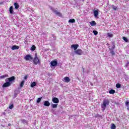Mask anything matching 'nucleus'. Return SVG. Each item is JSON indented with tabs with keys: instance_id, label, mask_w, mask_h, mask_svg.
I'll use <instances>...</instances> for the list:
<instances>
[{
	"instance_id": "obj_1",
	"label": "nucleus",
	"mask_w": 129,
	"mask_h": 129,
	"mask_svg": "<svg viewBox=\"0 0 129 129\" xmlns=\"http://www.w3.org/2000/svg\"><path fill=\"white\" fill-rule=\"evenodd\" d=\"M109 105V101L107 99H105L103 100V103L101 105V108L102 109V111L105 110L106 108V105Z\"/></svg>"
},
{
	"instance_id": "obj_2",
	"label": "nucleus",
	"mask_w": 129,
	"mask_h": 129,
	"mask_svg": "<svg viewBox=\"0 0 129 129\" xmlns=\"http://www.w3.org/2000/svg\"><path fill=\"white\" fill-rule=\"evenodd\" d=\"M41 63V62H40V60H39L38 54L35 53L34 58L33 59V64H34V65H37L38 63Z\"/></svg>"
},
{
	"instance_id": "obj_3",
	"label": "nucleus",
	"mask_w": 129,
	"mask_h": 129,
	"mask_svg": "<svg viewBox=\"0 0 129 129\" xmlns=\"http://www.w3.org/2000/svg\"><path fill=\"white\" fill-rule=\"evenodd\" d=\"M24 59L26 61H31V60H33V57L30 54H27L24 57Z\"/></svg>"
},
{
	"instance_id": "obj_4",
	"label": "nucleus",
	"mask_w": 129,
	"mask_h": 129,
	"mask_svg": "<svg viewBox=\"0 0 129 129\" xmlns=\"http://www.w3.org/2000/svg\"><path fill=\"white\" fill-rule=\"evenodd\" d=\"M51 11L53 12V13H55V14L56 15V16H58V17H62V14L59 12H58L57 10L54 9L53 8H51Z\"/></svg>"
},
{
	"instance_id": "obj_5",
	"label": "nucleus",
	"mask_w": 129,
	"mask_h": 129,
	"mask_svg": "<svg viewBox=\"0 0 129 129\" xmlns=\"http://www.w3.org/2000/svg\"><path fill=\"white\" fill-rule=\"evenodd\" d=\"M115 48V46L113 45L112 47V48H109V50L110 51V53L111 54L112 56H114L115 55V52L113 50H114V48Z\"/></svg>"
},
{
	"instance_id": "obj_6",
	"label": "nucleus",
	"mask_w": 129,
	"mask_h": 129,
	"mask_svg": "<svg viewBox=\"0 0 129 129\" xmlns=\"http://www.w3.org/2000/svg\"><path fill=\"white\" fill-rule=\"evenodd\" d=\"M74 52L75 54H77V55H83V51H82L80 48L77 49Z\"/></svg>"
},
{
	"instance_id": "obj_7",
	"label": "nucleus",
	"mask_w": 129,
	"mask_h": 129,
	"mask_svg": "<svg viewBox=\"0 0 129 129\" xmlns=\"http://www.w3.org/2000/svg\"><path fill=\"white\" fill-rule=\"evenodd\" d=\"M58 62H57V59H54L50 62V65L52 67H55V66H57Z\"/></svg>"
},
{
	"instance_id": "obj_8",
	"label": "nucleus",
	"mask_w": 129,
	"mask_h": 129,
	"mask_svg": "<svg viewBox=\"0 0 129 129\" xmlns=\"http://www.w3.org/2000/svg\"><path fill=\"white\" fill-rule=\"evenodd\" d=\"M7 80H8L9 82H13V81H15V80H16V77H15V76H12L6 79V81H7Z\"/></svg>"
},
{
	"instance_id": "obj_9",
	"label": "nucleus",
	"mask_w": 129,
	"mask_h": 129,
	"mask_svg": "<svg viewBox=\"0 0 129 129\" xmlns=\"http://www.w3.org/2000/svg\"><path fill=\"white\" fill-rule=\"evenodd\" d=\"M98 11H99L98 9H97V10L94 11L93 14L95 19H98V15L99 14V12H98Z\"/></svg>"
},
{
	"instance_id": "obj_10",
	"label": "nucleus",
	"mask_w": 129,
	"mask_h": 129,
	"mask_svg": "<svg viewBox=\"0 0 129 129\" xmlns=\"http://www.w3.org/2000/svg\"><path fill=\"white\" fill-rule=\"evenodd\" d=\"M10 85H12V83L10 82H7L3 85L2 87L3 88L9 87Z\"/></svg>"
},
{
	"instance_id": "obj_11",
	"label": "nucleus",
	"mask_w": 129,
	"mask_h": 129,
	"mask_svg": "<svg viewBox=\"0 0 129 129\" xmlns=\"http://www.w3.org/2000/svg\"><path fill=\"white\" fill-rule=\"evenodd\" d=\"M52 101L53 103H59V99H58L57 97H53L52 99Z\"/></svg>"
},
{
	"instance_id": "obj_12",
	"label": "nucleus",
	"mask_w": 129,
	"mask_h": 129,
	"mask_svg": "<svg viewBox=\"0 0 129 129\" xmlns=\"http://www.w3.org/2000/svg\"><path fill=\"white\" fill-rule=\"evenodd\" d=\"M78 47H79V45L78 44H72L71 45V48L74 49V51H76Z\"/></svg>"
},
{
	"instance_id": "obj_13",
	"label": "nucleus",
	"mask_w": 129,
	"mask_h": 129,
	"mask_svg": "<svg viewBox=\"0 0 129 129\" xmlns=\"http://www.w3.org/2000/svg\"><path fill=\"white\" fill-rule=\"evenodd\" d=\"M70 78H69V77H66L64 78H63V81L64 82H66V83H68V82H70Z\"/></svg>"
},
{
	"instance_id": "obj_14",
	"label": "nucleus",
	"mask_w": 129,
	"mask_h": 129,
	"mask_svg": "<svg viewBox=\"0 0 129 129\" xmlns=\"http://www.w3.org/2000/svg\"><path fill=\"white\" fill-rule=\"evenodd\" d=\"M12 50H18V49H20V47L18 45H13L12 48Z\"/></svg>"
},
{
	"instance_id": "obj_15",
	"label": "nucleus",
	"mask_w": 129,
	"mask_h": 129,
	"mask_svg": "<svg viewBox=\"0 0 129 129\" xmlns=\"http://www.w3.org/2000/svg\"><path fill=\"white\" fill-rule=\"evenodd\" d=\"M50 102H49V101H45L44 102V104L43 105H44V106H50Z\"/></svg>"
},
{
	"instance_id": "obj_16",
	"label": "nucleus",
	"mask_w": 129,
	"mask_h": 129,
	"mask_svg": "<svg viewBox=\"0 0 129 129\" xmlns=\"http://www.w3.org/2000/svg\"><path fill=\"white\" fill-rule=\"evenodd\" d=\"M14 7L13 6H11L9 8V12L11 15L14 14Z\"/></svg>"
},
{
	"instance_id": "obj_17",
	"label": "nucleus",
	"mask_w": 129,
	"mask_h": 129,
	"mask_svg": "<svg viewBox=\"0 0 129 129\" xmlns=\"http://www.w3.org/2000/svg\"><path fill=\"white\" fill-rule=\"evenodd\" d=\"M21 121L23 124H28V121L26 120L25 119H21Z\"/></svg>"
},
{
	"instance_id": "obj_18",
	"label": "nucleus",
	"mask_w": 129,
	"mask_h": 129,
	"mask_svg": "<svg viewBox=\"0 0 129 129\" xmlns=\"http://www.w3.org/2000/svg\"><path fill=\"white\" fill-rule=\"evenodd\" d=\"M90 24L92 27H93L94 26H96V22L94 21H92V22H90Z\"/></svg>"
},
{
	"instance_id": "obj_19",
	"label": "nucleus",
	"mask_w": 129,
	"mask_h": 129,
	"mask_svg": "<svg viewBox=\"0 0 129 129\" xmlns=\"http://www.w3.org/2000/svg\"><path fill=\"white\" fill-rule=\"evenodd\" d=\"M9 77V75L6 74L5 75L1 76H0V79H5V78Z\"/></svg>"
},
{
	"instance_id": "obj_20",
	"label": "nucleus",
	"mask_w": 129,
	"mask_h": 129,
	"mask_svg": "<svg viewBox=\"0 0 129 129\" xmlns=\"http://www.w3.org/2000/svg\"><path fill=\"white\" fill-rule=\"evenodd\" d=\"M14 6H15V8L16 9V10H18V9H19V8L20 7L19 6V4L18 3H15Z\"/></svg>"
},
{
	"instance_id": "obj_21",
	"label": "nucleus",
	"mask_w": 129,
	"mask_h": 129,
	"mask_svg": "<svg viewBox=\"0 0 129 129\" xmlns=\"http://www.w3.org/2000/svg\"><path fill=\"white\" fill-rule=\"evenodd\" d=\"M51 107L52 108H57L58 107V104H51Z\"/></svg>"
},
{
	"instance_id": "obj_22",
	"label": "nucleus",
	"mask_w": 129,
	"mask_h": 129,
	"mask_svg": "<svg viewBox=\"0 0 129 129\" xmlns=\"http://www.w3.org/2000/svg\"><path fill=\"white\" fill-rule=\"evenodd\" d=\"M109 93L110 94H114V93H115V90L111 89L109 91Z\"/></svg>"
},
{
	"instance_id": "obj_23",
	"label": "nucleus",
	"mask_w": 129,
	"mask_h": 129,
	"mask_svg": "<svg viewBox=\"0 0 129 129\" xmlns=\"http://www.w3.org/2000/svg\"><path fill=\"white\" fill-rule=\"evenodd\" d=\"M37 85V83L36 82H33L31 84V87H35Z\"/></svg>"
},
{
	"instance_id": "obj_24",
	"label": "nucleus",
	"mask_w": 129,
	"mask_h": 129,
	"mask_svg": "<svg viewBox=\"0 0 129 129\" xmlns=\"http://www.w3.org/2000/svg\"><path fill=\"white\" fill-rule=\"evenodd\" d=\"M126 106L127 107V110H129V102L126 101L125 103Z\"/></svg>"
},
{
	"instance_id": "obj_25",
	"label": "nucleus",
	"mask_w": 129,
	"mask_h": 129,
	"mask_svg": "<svg viewBox=\"0 0 129 129\" xmlns=\"http://www.w3.org/2000/svg\"><path fill=\"white\" fill-rule=\"evenodd\" d=\"M69 23H75V19H70L69 20Z\"/></svg>"
},
{
	"instance_id": "obj_26",
	"label": "nucleus",
	"mask_w": 129,
	"mask_h": 129,
	"mask_svg": "<svg viewBox=\"0 0 129 129\" xmlns=\"http://www.w3.org/2000/svg\"><path fill=\"white\" fill-rule=\"evenodd\" d=\"M31 51H35L36 50V46L35 45H32L31 48Z\"/></svg>"
},
{
	"instance_id": "obj_27",
	"label": "nucleus",
	"mask_w": 129,
	"mask_h": 129,
	"mask_svg": "<svg viewBox=\"0 0 129 129\" xmlns=\"http://www.w3.org/2000/svg\"><path fill=\"white\" fill-rule=\"evenodd\" d=\"M120 87H121V85H120V84L117 83V84H116V88H120Z\"/></svg>"
},
{
	"instance_id": "obj_28",
	"label": "nucleus",
	"mask_w": 129,
	"mask_h": 129,
	"mask_svg": "<svg viewBox=\"0 0 129 129\" xmlns=\"http://www.w3.org/2000/svg\"><path fill=\"white\" fill-rule=\"evenodd\" d=\"M116 128V126H115V124H112L111 126V129H115Z\"/></svg>"
},
{
	"instance_id": "obj_29",
	"label": "nucleus",
	"mask_w": 129,
	"mask_h": 129,
	"mask_svg": "<svg viewBox=\"0 0 129 129\" xmlns=\"http://www.w3.org/2000/svg\"><path fill=\"white\" fill-rule=\"evenodd\" d=\"M107 36H108V37H109V38H112V37H113V34H111V33H107Z\"/></svg>"
},
{
	"instance_id": "obj_30",
	"label": "nucleus",
	"mask_w": 129,
	"mask_h": 129,
	"mask_svg": "<svg viewBox=\"0 0 129 129\" xmlns=\"http://www.w3.org/2000/svg\"><path fill=\"white\" fill-rule=\"evenodd\" d=\"M112 8L113 10H114V11H116V10H117V7L114 5H112Z\"/></svg>"
},
{
	"instance_id": "obj_31",
	"label": "nucleus",
	"mask_w": 129,
	"mask_h": 129,
	"mask_svg": "<svg viewBox=\"0 0 129 129\" xmlns=\"http://www.w3.org/2000/svg\"><path fill=\"white\" fill-rule=\"evenodd\" d=\"M24 83H25V81H22L20 83V87H23V86H24Z\"/></svg>"
},
{
	"instance_id": "obj_32",
	"label": "nucleus",
	"mask_w": 129,
	"mask_h": 129,
	"mask_svg": "<svg viewBox=\"0 0 129 129\" xmlns=\"http://www.w3.org/2000/svg\"><path fill=\"white\" fill-rule=\"evenodd\" d=\"M93 33L94 35H95L98 34V32L96 30H93Z\"/></svg>"
},
{
	"instance_id": "obj_33",
	"label": "nucleus",
	"mask_w": 129,
	"mask_h": 129,
	"mask_svg": "<svg viewBox=\"0 0 129 129\" xmlns=\"http://www.w3.org/2000/svg\"><path fill=\"white\" fill-rule=\"evenodd\" d=\"M13 108H14V104H13L9 105V108L10 109H13Z\"/></svg>"
},
{
	"instance_id": "obj_34",
	"label": "nucleus",
	"mask_w": 129,
	"mask_h": 129,
	"mask_svg": "<svg viewBox=\"0 0 129 129\" xmlns=\"http://www.w3.org/2000/svg\"><path fill=\"white\" fill-rule=\"evenodd\" d=\"M122 39L125 42H128V40H127V38H126V37H123Z\"/></svg>"
},
{
	"instance_id": "obj_35",
	"label": "nucleus",
	"mask_w": 129,
	"mask_h": 129,
	"mask_svg": "<svg viewBox=\"0 0 129 129\" xmlns=\"http://www.w3.org/2000/svg\"><path fill=\"white\" fill-rule=\"evenodd\" d=\"M41 98H42V97H41V98H38L37 99V103H39V102H40Z\"/></svg>"
},
{
	"instance_id": "obj_36",
	"label": "nucleus",
	"mask_w": 129,
	"mask_h": 129,
	"mask_svg": "<svg viewBox=\"0 0 129 129\" xmlns=\"http://www.w3.org/2000/svg\"><path fill=\"white\" fill-rule=\"evenodd\" d=\"M24 79H25V80H27V79H28V76H25V77H24Z\"/></svg>"
},
{
	"instance_id": "obj_37",
	"label": "nucleus",
	"mask_w": 129,
	"mask_h": 129,
	"mask_svg": "<svg viewBox=\"0 0 129 129\" xmlns=\"http://www.w3.org/2000/svg\"><path fill=\"white\" fill-rule=\"evenodd\" d=\"M8 125L10 126L11 125V123H9Z\"/></svg>"
},
{
	"instance_id": "obj_38",
	"label": "nucleus",
	"mask_w": 129,
	"mask_h": 129,
	"mask_svg": "<svg viewBox=\"0 0 129 129\" xmlns=\"http://www.w3.org/2000/svg\"><path fill=\"white\" fill-rule=\"evenodd\" d=\"M3 4V3H0V5H1V4Z\"/></svg>"
}]
</instances>
